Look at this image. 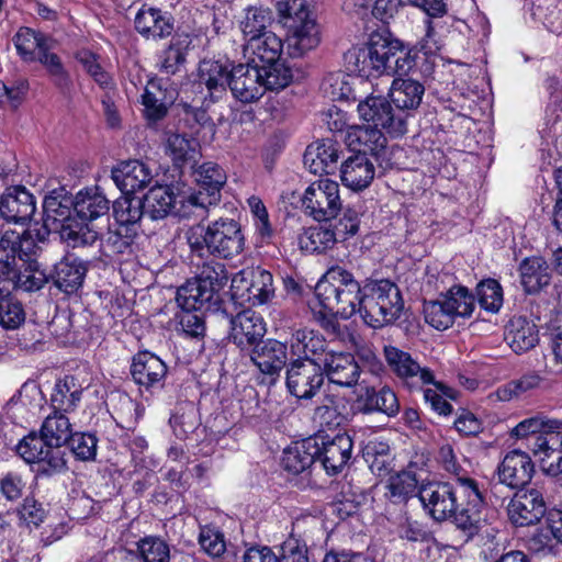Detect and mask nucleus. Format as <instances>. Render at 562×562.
Segmentation results:
<instances>
[{
	"mask_svg": "<svg viewBox=\"0 0 562 562\" xmlns=\"http://www.w3.org/2000/svg\"><path fill=\"white\" fill-rule=\"evenodd\" d=\"M504 339L514 352H526L539 342L538 326L525 316H514L505 326Z\"/></svg>",
	"mask_w": 562,
	"mask_h": 562,
	"instance_id": "cd10ccee",
	"label": "nucleus"
},
{
	"mask_svg": "<svg viewBox=\"0 0 562 562\" xmlns=\"http://www.w3.org/2000/svg\"><path fill=\"white\" fill-rule=\"evenodd\" d=\"M558 426V420L549 419L543 415H536L518 423L512 430V435L517 438H535L546 432L548 428Z\"/></svg>",
	"mask_w": 562,
	"mask_h": 562,
	"instance_id": "0e129e2a",
	"label": "nucleus"
},
{
	"mask_svg": "<svg viewBox=\"0 0 562 562\" xmlns=\"http://www.w3.org/2000/svg\"><path fill=\"white\" fill-rule=\"evenodd\" d=\"M82 387L71 375L58 380L49 398L52 412L60 414L72 413L81 401Z\"/></svg>",
	"mask_w": 562,
	"mask_h": 562,
	"instance_id": "72a5a7b5",
	"label": "nucleus"
},
{
	"mask_svg": "<svg viewBox=\"0 0 562 562\" xmlns=\"http://www.w3.org/2000/svg\"><path fill=\"white\" fill-rule=\"evenodd\" d=\"M52 37L30 27H21L13 37L19 56L26 63L36 60V55L48 44Z\"/></svg>",
	"mask_w": 562,
	"mask_h": 562,
	"instance_id": "de8ad7c7",
	"label": "nucleus"
},
{
	"mask_svg": "<svg viewBox=\"0 0 562 562\" xmlns=\"http://www.w3.org/2000/svg\"><path fill=\"white\" fill-rule=\"evenodd\" d=\"M409 4L422 9L427 15L426 34L420 42V50L425 55H435L443 46L440 35L442 26L434 21L435 18H441L447 13V5L443 0H407Z\"/></svg>",
	"mask_w": 562,
	"mask_h": 562,
	"instance_id": "b1692460",
	"label": "nucleus"
},
{
	"mask_svg": "<svg viewBox=\"0 0 562 562\" xmlns=\"http://www.w3.org/2000/svg\"><path fill=\"white\" fill-rule=\"evenodd\" d=\"M244 50L252 56V63H271L281 57L283 42L277 34L268 31L247 41Z\"/></svg>",
	"mask_w": 562,
	"mask_h": 562,
	"instance_id": "ea45409f",
	"label": "nucleus"
},
{
	"mask_svg": "<svg viewBox=\"0 0 562 562\" xmlns=\"http://www.w3.org/2000/svg\"><path fill=\"white\" fill-rule=\"evenodd\" d=\"M384 357L392 372L412 390H422L434 382V373L397 347L385 346Z\"/></svg>",
	"mask_w": 562,
	"mask_h": 562,
	"instance_id": "2eb2a0df",
	"label": "nucleus"
},
{
	"mask_svg": "<svg viewBox=\"0 0 562 562\" xmlns=\"http://www.w3.org/2000/svg\"><path fill=\"white\" fill-rule=\"evenodd\" d=\"M366 412H380L389 417H394L400 412V403L396 394L389 386L380 390L368 387L364 396Z\"/></svg>",
	"mask_w": 562,
	"mask_h": 562,
	"instance_id": "3c124183",
	"label": "nucleus"
},
{
	"mask_svg": "<svg viewBox=\"0 0 562 562\" xmlns=\"http://www.w3.org/2000/svg\"><path fill=\"white\" fill-rule=\"evenodd\" d=\"M0 279L10 282L14 289L24 292L37 291L48 281L45 271L38 267L37 262L13 266L10 273H4Z\"/></svg>",
	"mask_w": 562,
	"mask_h": 562,
	"instance_id": "c9c22d12",
	"label": "nucleus"
},
{
	"mask_svg": "<svg viewBox=\"0 0 562 562\" xmlns=\"http://www.w3.org/2000/svg\"><path fill=\"white\" fill-rule=\"evenodd\" d=\"M301 201L305 214L317 222L335 218L342 206L339 186L328 178L312 182L305 189Z\"/></svg>",
	"mask_w": 562,
	"mask_h": 562,
	"instance_id": "9b49d317",
	"label": "nucleus"
},
{
	"mask_svg": "<svg viewBox=\"0 0 562 562\" xmlns=\"http://www.w3.org/2000/svg\"><path fill=\"white\" fill-rule=\"evenodd\" d=\"M166 372L165 362L149 351H139L133 357L131 374L134 381L142 386L150 387L159 383Z\"/></svg>",
	"mask_w": 562,
	"mask_h": 562,
	"instance_id": "c756f323",
	"label": "nucleus"
},
{
	"mask_svg": "<svg viewBox=\"0 0 562 562\" xmlns=\"http://www.w3.org/2000/svg\"><path fill=\"white\" fill-rule=\"evenodd\" d=\"M72 426L66 414L52 412L46 416L41 426V435L47 443L61 449L72 436Z\"/></svg>",
	"mask_w": 562,
	"mask_h": 562,
	"instance_id": "49530a36",
	"label": "nucleus"
},
{
	"mask_svg": "<svg viewBox=\"0 0 562 562\" xmlns=\"http://www.w3.org/2000/svg\"><path fill=\"white\" fill-rule=\"evenodd\" d=\"M362 456L372 473L383 476L390 472L392 457L387 441L378 438L369 440L362 449Z\"/></svg>",
	"mask_w": 562,
	"mask_h": 562,
	"instance_id": "09e8293b",
	"label": "nucleus"
},
{
	"mask_svg": "<svg viewBox=\"0 0 562 562\" xmlns=\"http://www.w3.org/2000/svg\"><path fill=\"white\" fill-rule=\"evenodd\" d=\"M319 364L328 381L342 387L356 385L361 374L358 362L349 352L329 350L319 358Z\"/></svg>",
	"mask_w": 562,
	"mask_h": 562,
	"instance_id": "6ab92c4d",
	"label": "nucleus"
},
{
	"mask_svg": "<svg viewBox=\"0 0 562 562\" xmlns=\"http://www.w3.org/2000/svg\"><path fill=\"white\" fill-rule=\"evenodd\" d=\"M231 291L232 297L239 303L262 305L274 294L273 277L260 267L244 269L232 278Z\"/></svg>",
	"mask_w": 562,
	"mask_h": 562,
	"instance_id": "9d476101",
	"label": "nucleus"
},
{
	"mask_svg": "<svg viewBox=\"0 0 562 562\" xmlns=\"http://www.w3.org/2000/svg\"><path fill=\"white\" fill-rule=\"evenodd\" d=\"M178 202L180 204L178 220L200 223L207 218L210 207L217 204V198H212V194H205L199 190L181 195V200Z\"/></svg>",
	"mask_w": 562,
	"mask_h": 562,
	"instance_id": "37998d69",
	"label": "nucleus"
},
{
	"mask_svg": "<svg viewBox=\"0 0 562 562\" xmlns=\"http://www.w3.org/2000/svg\"><path fill=\"white\" fill-rule=\"evenodd\" d=\"M288 346L276 339H267L252 348L251 361L265 374L273 375L285 364Z\"/></svg>",
	"mask_w": 562,
	"mask_h": 562,
	"instance_id": "c85d7f7f",
	"label": "nucleus"
},
{
	"mask_svg": "<svg viewBox=\"0 0 562 562\" xmlns=\"http://www.w3.org/2000/svg\"><path fill=\"white\" fill-rule=\"evenodd\" d=\"M247 204L252 215L256 233L262 241L270 240L273 236V228L263 202L259 196L251 195L248 198Z\"/></svg>",
	"mask_w": 562,
	"mask_h": 562,
	"instance_id": "69168bd1",
	"label": "nucleus"
},
{
	"mask_svg": "<svg viewBox=\"0 0 562 562\" xmlns=\"http://www.w3.org/2000/svg\"><path fill=\"white\" fill-rule=\"evenodd\" d=\"M546 509L542 493L531 488L515 494L508 505V516L516 526H528L538 522Z\"/></svg>",
	"mask_w": 562,
	"mask_h": 562,
	"instance_id": "4be33fe9",
	"label": "nucleus"
},
{
	"mask_svg": "<svg viewBox=\"0 0 562 562\" xmlns=\"http://www.w3.org/2000/svg\"><path fill=\"white\" fill-rule=\"evenodd\" d=\"M110 202L99 188L80 190L74 199V211L82 221H93L108 214Z\"/></svg>",
	"mask_w": 562,
	"mask_h": 562,
	"instance_id": "f704fd0d",
	"label": "nucleus"
},
{
	"mask_svg": "<svg viewBox=\"0 0 562 562\" xmlns=\"http://www.w3.org/2000/svg\"><path fill=\"white\" fill-rule=\"evenodd\" d=\"M173 203L175 194L169 186H154L144 198L145 212L153 220L167 216Z\"/></svg>",
	"mask_w": 562,
	"mask_h": 562,
	"instance_id": "8fccbe9b",
	"label": "nucleus"
},
{
	"mask_svg": "<svg viewBox=\"0 0 562 562\" xmlns=\"http://www.w3.org/2000/svg\"><path fill=\"white\" fill-rule=\"evenodd\" d=\"M361 285L342 267L336 266L327 270L315 286V294L324 308L339 314L342 318H350L359 314L362 299Z\"/></svg>",
	"mask_w": 562,
	"mask_h": 562,
	"instance_id": "20e7f679",
	"label": "nucleus"
},
{
	"mask_svg": "<svg viewBox=\"0 0 562 562\" xmlns=\"http://www.w3.org/2000/svg\"><path fill=\"white\" fill-rule=\"evenodd\" d=\"M15 450L26 463L36 464L40 474L49 476L67 469L65 452L48 445L42 435L31 432L19 441Z\"/></svg>",
	"mask_w": 562,
	"mask_h": 562,
	"instance_id": "1a4fd4ad",
	"label": "nucleus"
},
{
	"mask_svg": "<svg viewBox=\"0 0 562 562\" xmlns=\"http://www.w3.org/2000/svg\"><path fill=\"white\" fill-rule=\"evenodd\" d=\"M359 117L369 125L384 130L392 137H398L407 132V114L392 108L382 95H368L357 106Z\"/></svg>",
	"mask_w": 562,
	"mask_h": 562,
	"instance_id": "f8f14e48",
	"label": "nucleus"
},
{
	"mask_svg": "<svg viewBox=\"0 0 562 562\" xmlns=\"http://www.w3.org/2000/svg\"><path fill=\"white\" fill-rule=\"evenodd\" d=\"M384 130L367 125L352 126L347 132V142L357 153L378 155L386 145Z\"/></svg>",
	"mask_w": 562,
	"mask_h": 562,
	"instance_id": "4c0bfd02",
	"label": "nucleus"
},
{
	"mask_svg": "<svg viewBox=\"0 0 562 562\" xmlns=\"http://www.w3.org/2000/svg\"><path fill=\"white\" fill-rule=\"evenodd\" d=\"M258 64H238L231 68L229 89L234 98L244 103L257 101L265 93Z\"/></svg>",
	"mask_w": 562,
	"mask_h": 562,
	"instance_id": "aec40b11",
	"label": "nucleus"
},
{
	"mask_svg": "<svg viewBox=\"0 0 562 562\" xmlns=\"http://www.w3.org/2000/svg\"><path fill=\"white\" fill-rule=\"evenodd\" d=\"M339 147L331 139L310 145L304 155V164L314 175H330L337 169Z\"/></svg>",
	"mask_w": 562,
	"mask_h": 562,
	"instance_id": "7c9ffc66",
	"label": "nucleus"
},
{
	"mask_svg": "<svg viewBox=\"0 0 562 562\" xmlns=\"http://www.w3.org/2000/svg\"><path fill=\"white\" fill-rule=\"evenodd\" d=\"M138 551L144 562H169L168 546L158 538H145L138 543Z\"/></svg>",
	"mask_w": 562,
	"mask_h": 562,
	"instance_id": "774afa93",
	"label": "nucleus"
},
{
	"mask_svg": "<svg viewBox=\"0 0 562 562\" xmlns=\"http://www.w3.org/2000/svg\"><path fill=\"white\" fill-rule=\"evenodd\" d=\"M202 13L198 10H182L181 25L178 27V64L182 61L181 50H195L204 44V27L201 25Z\"/></svg>",
	"mask_w": 562,
	"mask_h": 562,
	"instance_id": "2f4dec72",
	"label": "nucleus"
},
{
	"mask_svg": "<svg viewBox=\"0 0 562 562\" xmlns=\"http://www.w3.org/2000/svg\"><path fill=\"white\" fill-rule=\"evenodd\" d=\"M290 9L294 11V18L288 49L292 57H301L319 44V30L312 16L308 0H294Z\"/></svg>",
	"mask_w": 562,
	"mask_h": 562,
	"instance_id": "ddd939ff",
	"label": "nucleus"
},
{
	"mask_svg": "<svg viewBox=\"0 0 562 562\" xmlns=\"http://www.w3.org/2000/svg\"><path fill=\"white\" fill-rule=\"evenodd\" d=\"M424 315L426 323L438 330L450 328L457 319L440 296L424 303Z\"/></svg>",
	"mask_w": 562,
	"mask_h": 562,
	"instance_id": "13d9d810",
	"label": "nucleus"
},
{
	"mask_svg": "<svg viewBox=\"0 0 562 562\" xmlns=\"http://www.w3.org/2000/svg\"><path fill=\"white\" fill-rule=\"evenodd\" d=\"M386 488V496L393 503H402L415 494L417 481L411 473L402 472L390 477Z\"/></svg>",
	"mask_w": 562,
	"mask_h": 562,
	"instance_id": "052dcab7",
	"label": "nucleus"
},
{
	"mask_svg": "<svg viewBox=\"0 0 562 562\" xmlns=\"http://www.w3.org/2000/svg\"><path fill=\"white\" fill-rule=\"evenodd\" d=\"M200 130L192 131L187 136L186 134L178 138V170L181 175L189 173L196 184L206 191L205 194H212V198L220 200V191L226 183L225 171L214 162H203L198 165L201 153L200 144L193 137Z\"/></svg>",
	"mask_w": 562,
	"mask_h": 562,
	"instance_id": "0eeeda50",
	"label": "nucleus"
},
{
	"mask_svg": "<svg viewBox=\"0 0 562 562\" xmlns=\"http://www.w3.org/2000/svg\"><path fill=\"white\" fill-rule=\"evenodd\" d=\"M535 473V464L530 456L521 450H513L505 454L497 467L498 480L510 488L527 485Z\"/></svg>",
	"mask_w": 562,
	"mask_h": 562,
	"instance_id": "412c9836",
	"label": "nucleus"
},
{
	"mask_svg": "<svg viewBox=\"0 0 562 562\" xmlns=\"http://www.w3.org/2000/svg\"><path fill=\"white\" fill-rule=\"evenodd\" d=\"M144 213H146L144 201L128 194L117 199L113 204L114 218L127 234L130 232L137 234Z\"/></svg>",
	"mask_w": 562,
	"mask_h": 562,
	"instance_id": "79ce46f5",
	"label": "nucleus"
},
{
	"mask_svg": "<svg viewBox=\"0 0 562 562\" xmlns=\"http://www.w3.org/2000/svg\"><path fill=\"white\" fill-rule=\"evenodd\" d=\"M450 486L458 505L456 526L470 539L481 529V509L484 505L483 495L477 482L465 474L456 476Z\"/></svg>",
	"mask_w": 562,
	"mask_h": 562,
	"instance_id": "6e6552de",
	"label": "nucleus"
},
{
	"mask_svg": "<svg viewBox=\"0 0 562 562\" xmlns=\"http://www.w3.org/2000/svg\"><path fill=\"white\" fill-rule=\"evenodd\" d=\"M135 27L143 35L164 38L173 32V18L158 9H140L135 16Z\"/></svg>",
	"mask_w": 562,
	"mask_h": 562,
	"instance_id": "e433bc0d",
	"label": "nucleus"
},
{
	"mask_svg": "<svg viewBox=\"0 0 562 562\" xmlns=\"http://www.w3.org/2000/svg\"><path fill=\"white\" fill-rule=\"evenodd\" d=\"M418 497L428 512V514L437 521H443L453 518L458 512L457 498H453L450 482H432L423 485L418 491Z\"/></svg>",
	"mask_w": 562,
	"mask_h": 562,
	"instance_id": "f3484780",
	"label": "nucleus"
},
{
	"mask_svg": "<svg viewBox=\"0 0 562 562\" xmlns=\"http://www.w3.org/2000/svg\"><path fill=\"white\" fill-rule=\"evenodd\" d=\"M231 65L228 61L221 60H203L199 66V81L191 85L194 97L189 103H181L182 117L181 121L189 130L198 131L210 120L204 104L210 98V102H214L229 87Z\"/></svg>",
	"mask_w": 562,
	"mask_h": 562,
	"instance_id": "f03ea898",
	"label": "nucleus"
},
{
	"mask_svg": "<svg viewBox=\"0 0 562 562\" xmlns=\"http://www.w3.org/2000/svg\"><path fill=\"white\" fill-rule=\"evenodd\" d=\"M74 210V199L65 189L53 190L43 202L44 227L47 231L67 227Z\"/></svg>",
	"mask_w": 562,
	"mask_h": 562,
	"instance_id": "bb28decb",
	"label": "nucleus"
},
{
	"mask_svg": "<svg viewBox=\"0 0 562 562\" xmlns=\"http://www.w3.org/2000/svg\"><path fill=\"white\" fill-rule=\"evenodd\" d=\"M425 92L424 86L413 79L395 78L390 88V97L397 110H415L419 106Z\"/></svg>",
	"mask_w": 562,
	"mask_h": 562,
	"instance_id": "a19ab883",
	"label": "nucleus"
},
{
	"mask_svg": "<svg viewBox=\"0 0 562 562\" xmlns=\"http://www.w3.org/2000/svg\"><path fill=\"white\" fill-rule=\"evenodd\" d=\"M519 271L521 284L527 293H536L550 283V268L541 257L526 258L520 263Z\"/></svg>",
	"mask_w": 562,
	"mask_h": 562,
	"instance_id": "a18cd8bd",
	"label": "nucleus"
},
{
	"mask_svg": "<svg viewBox=\"0 0 562 562\" xmlns=\"http://www.w3.org/2000/svg\"><path fill=\"white\" fill-rule=\"evenodd\" d=\"M440 297L448 305L456 318H468L475 308L474 295L467 286L460 284H451Z\"/></svg>",
	"mask_w": 562,
	"mask_h": 562,
	"instance_id": "864d4df0",
	"label": "nucleus"
},
{
	"mask_svg": "<svg viewBox=\"0 0 562 562\" xmlns=\"http://www.w3.org/2000/svg\"><path fill=\"white\" fill-rule=\"evenodd\" d=\"M226 283L224 266L217 263L214 267H203L198 277L178 288V306L182 310L178 314V322L181 325V333L178 336L183 340H194L199 352L203 349L205 323L198 311L204 303L210 302Z\"/></svg>",
	"mask_w": 562,
	"mask_h": 562,
	"instance_id": "f257e3e1",
	"label": "nucleus"
},
{
	"mask_svg": "<svg viewBox=\"0 0 562 562\" xmlns=\"http://www.w3.org/2000/svg\"><path fill=\"white\" fill-rule=\"evenodd\" d=\"M317 451V440L313 438L295 442L283 451L282 465L290 473H302L316 461Z\"/></svg>",
	"mask_w": 562,
	"mask_h": 562,
	"instance_id": "58836bf2",
	"label": "nucleus"
},
{
	"mask_svg": "<svg viewBox=\"0 0 562 562\" xmlns=\"http://www.w3.org/2000/svg\"><path fill=\"white\" fill-rule=\"evenodd\" d=\"M313 440H317L316 460L322 463L326 472L329 474L341 472L351 459L353 447L351 437L342 432L334 437L317 435Z\"/></svg>",
	"mask_w": 562,
	"mask_h": 562,
	"instance_id": "dca6fc26",
	"label": "nucleus"
},
{
	"mask_svg": "<svg viewBox=\"0 0 562 562\" xmlns=\"http://www.w3.org/2000/svg\"><path fill=\"white\" fill-rule=\"evenodd\" d=\"M54 47L55 41L52 38L48 44H44V48L38 55H36L35 61H38L44 66L56 86L65 88L69 85V75L59 56L53 52Z\"/></svg>",
	"mask_w": 562,
	"mask_h": 562,
	"instance_id": "4d7b16f0",
	"label": "nucleus"
},
{
	"mask_svg": "<svg viewBox=\"0 0 562 562\" xmlns=\"http://www.w3.org/2000/svg\"><path fill=\"white\" fill-rule=\"evenodd\" d=\"M153 178L150 167L137 159L122 161L112 169V179L124 194L145 189Z\"/></svg>",
	"mask_w": 562,
	"mask_h": 562,
	"instance_id": "5701e85b",
	"label": "nucleus"
},
{
	"mask_svg": "<svg viewBox=\"0 0 562 562\" xmlns=\"http://www.w3.org/2000/svg\"><path fill=\"white\" fill-rule=\"evenodd\" d=\"M75 58L101 88L106 89L113 87L112 77L104 70L97 54L82 48L76 53Z\"/></svg>",
	"mask_w": 562,
	"mask_h": 562,
	"instance_id": "bf43d9fd",
	"label": "nucleus"
},
{
	"mask_svg": "<svg viewBox=\"0 0 562 562\" xmlns=\"http://www.w3.org/2000/svg\"><path fill=\"white\" fill-rule=\"evenodd\" d=\"M258 68L261 72L260 79L262 86H265V91L283 89L292 80L291 69L285 66L281 57L276 61L258 64Z\"/></svg>",
	"mask_w": 562,
	"mask_h": 562,
	"instance_id": "6e6d98bb",
	"label": "nucleus"
},
{
	"mask_svg": "<svg viewBox=\"0 0 562 562\" xmlns=\"http://www.w3.org/2000/svg\"><path fill=\"white\" fill-rule=\"evenodd\" d=\"M190 249L199 256L206 250L210 255L231 259L245 249V236L241 225L234 218L220 217L211 222L206 228L192 225L186 233Z\"/></svg>",
	"mask_w": 562,
	"mask_h": 562,
	"instance_id": "7ed1b4c3",
	"label": "nucleus"
},
{
	"mask_svg": "<svg viewBox=\"0 0 562 562\" xmlns=\"http://www.w3.org/2000/svg\"><path fill=\"white\" fill-rule=\"evenodd\" d=\"M35 211V199L23 187L10 188L1 196L0 214L8 222L24 224L32 218Z\"/></svg>",
	"mask_w": 562,
	"mask_h": 562,
	"instance_id": "393cba45",
	"label": "nucleus"
},
{
	"mask_svg": "<svg viewBox=\"0 0 562 562\" xmlns=\"http://www.w3.org/2000/svg\"><path fill=\"white\" fill-rule=\"evenodd\" d=\"M337 243L331 228L313 226L303 231L299 236V245L307 252H324Z\"/></svg>",
	"mask_w": 562,
	"mask_h": 562,
	"instance_id": "5fc2aeb1",
	"label": "nucleus"
},
{
	"mask_svg": "<svg viewBox=\"0 0 562 562\" xmlns=\"http://www.w3.org/2000/svg\"><path fill=\"white\" fill-rule=\"evenodd\" d=\"M87 268L83 262L67 256L55 267V284L66 293L75 292L83 282Z\"/></svg>",
	"mask_w": 562,
	"mask_h": 562,
	"instance_id": "c03bdc74",
	"label": "nucleus"
},
{
	"mask_svg": "<svg viewBox=\"0 0 562 562\" xmlns=\"http://www.w3.org/2000/svg\"><path fill=\"white\" fill-rule=\"evenodd\" d=\"M228 339L240 350H248L259 344L266 334L263 318L251 310H244L231 317Z\"/></svg>",
	"mask_w": 562,
	"mask_h": 562,
	"instance_id": "a211bd4d",
	"label": "nucleus"
},
{
	"mask_svg": "<svg viewBox=\"0 0 562 562\" xmlns=\"http://www.w3.org/2000/svg\"><path fill=\"white\" fill-rule=\"evenodd\" d=\"M361 299L359 316L373 329L394 323L404 310L402 293L390 280L367 281L363 284Z\"/></svg>",
	"mask_w": 562,
	"mask_h": 562,
	"instance_id": "39448f33",
	"label": "nucleus"
},
{
	"mask_svg": "<svg viewBox=\"0 0 562 562\" xmlns=\"http://www.w3.org/2000/svg\"><path fill=\"white\" fill-rule=\"evenodd\" d=\"M290 350L297 359H313L319 363V358L328 352L325 338L317 331L307 328L296 329L290 340Z\"/></svg>",
	"mask_w": 562,
	"mask_h": 562,
	"instance_id": "473e14b6",
	"label": "nucleus"
},
{
	"mask_svg": "<svg viewBox=\"0 0 562 562\" xmlns=\"http://www.w3.org/2000/svg\"><path fill=\"white\" fill-rule=\"evenodd\" d=\"M324 383L321 364L313 359H295L286 367L285 386L297 400L313 398Z\"/></svg>",
	"mask_w": 562,
	"mask_h": 562,
	"instance_id": "4468645a",
	"label": "nucleus"
},
{
	"mask_svg": "<svg viewBox=\"0 0 562 562\" xmlns=\"http://www.w3.org/2000/svg\"><path fill=\"white\" fill-rule=\"evenodd\" d=\"M25 321L24 308L15 297L10 294L0 297V326L8 330L19 328Z\"/></svg>",
	"mask_w": 562,
	"mask_h": 562,
	"instance_id": "680f3d73",
	"label": "nucleus"
},
{
	"mask_svg": "<svg viewBox=\"0 0 562 562\" xmlns=\"http://www.w3.org/2000/svg\"><path fill=\"white\" fill-rule=\"evenodd\" d=\"M476 296L482 308L497 313L503 305V289L494 279L481 281L476 286Z\"/></svg>",
	"mask_w": 562,
	"mask_h": 562,
	"instance_id": "e2e57ef3",
	"label": "nucleus"
},
{
	"mask_svg": "<svg viewBox=\"0 0 562 562\" xmlns=\"http://www.w3.org/2000/svg\"><path fill=\"white\" fill-rule=\"evenodd\" d=\"M273 22V13L263 7H249L239 23L241 33L247 41L268 32V26Z\"/></svg>",
	"mask_w": 562,
	"mask_h": 562,
	"instance_id": "603ef678",
	"label": "nucleus"
},
{
	"mask_svg": "<svg viewBox=\"0 0 562 562\" xmlns=\"http://www.w3.org/2000/svg\"><path fill=\"white\" fill-rule=\"evenodd\" d=\"M401 42L382 33H372L364 47L353 48L346 55L351 71L364 78L392 75V59L397 55Z\"/></svg>",
	"mask_w": 562,
	"mask_h": 562,
	"instance_id": "423d86ee",
	"label": "nucleus"
},
{
	"mask_svg": "<svg viewBox=\"0 0 562 562\" xmlns=\"http://www.w3.org/2000/svg\"><path fill=\"white\" fill-rule=\"evenodd\" d=\"M19 233L14 231L0 232V278L10 273L13 266H16V244Z\"/></svg>",
	"mask_w": 562,
	"mask_h": 562,
	"instance_id": "338daca9",
	"label": "nucleus"
},
{
	"mask_svg": "<svg viewBox=\"0 0 562 562\" xmlns=\"http://www.w3.org/2000/svg\"><path fill=\"white\" fill-rule=\"evenodd\" d=\"M375 175L373 161L364 153L348 157L340 167L342 183L353 191L366 189Z\"/></svg>",
	"mask_w": 562,
	"mask_h": 562,
	"instance_id": "a878e982",
	"label": "nucleus"
}]
</instances>
